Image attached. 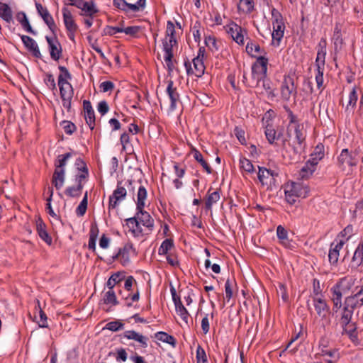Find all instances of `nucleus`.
<instances>
[{
	"instance_id": "nucleus-16",
	"label": "nucleus",
	"mask_w": 363,
	"mask_h": 363,
	"mask_svg": "<svg viewBox=\"0 0 363 363\" xmlns=\"http://www.w3.org/2000/svg\"><path fill=\"white\" fill-rule=\"evenodd\" d=\"M45 39L48 44L50 57L52 60L57 61L62 55L61 45L56 38L54 40L52 38L46 36Z\"/></svg>"
},
{
	"instance_id": "nucleus-63",
	"label": "nucleus",
	"mask_w": 363,
	"mask_h": 363,
	"mask_svg": "<svg viewBox=\"0 0 363 363\" xmlns=\"http://www.w3.org/2000/svg\"><path fill=\"white\" fill-rule=\"evenodd\" d=\"M62 125L64 131L67 135H72L77 129L74 123L71 121H64Z\"/></svg>"
},
{
	"instance_id": "nucleus-54",
	"label": "nucleus",
	"mask_w": 363,
	"mask_h": 363,
	"mask_svg": "<svg viewBox=\"0 0 363 363\" xmlns=\"http://www.w3.org/2000/svg\"><path fill=\"white\" fill-rule=\"evenodd\" d=\"M325 55L326 51L317 50V56L315 59L316 67H318V66L320 65V67L325 68Z\"/></svg>"
},
{
	"instance_id": "nucleus-1",
	"label": "nucleus",
	"mask_w": 363,
	"mask_h": 363,
	"mask_svg": "<svg viewBox=\"0 0 363 363\" xmlns=\"http://www.w3.org/2000/svg\"><path fill=\"white\" fill-rule=\"evenodd\" d=\"M267 65L268 58L263 55L257 57V61L252 66V79L247 82V86L257 87L262 82L267 99L273 101L277 96L276 88L274 87L271 79L267 77Z\"/></svg>"
},
{
	"instance_id": "nucleus-46",
	"label": "nucleus",
	"mask_w": 363,
	"mask_h": 363,
	"mask_svg": "<svg viewBox=\"0 0 363 363\" xmlns=\"http://www.w3.org/2000/svg\"><path fill=\"white\" fill-rule=\"evenodd\" d=\"M325 68L320 67V65L318 67H316V74L315 77V79L317 84V88L321 92L324 89L323 86V73Z\"/></svg>"
},
{
	"instance_id": "nucleus-31",
	"label": "nucleus",
	"mask_w": 363,
	"mask_h": 363,
	"mask_svg": "<svg viewBox=\"0 0 363 363\" xmlns=\"http://www.w3.org/2000/svg\"><path fill=\"white\" fill-rule=\"evenodd\" d=\"M211 190V188L208 191L207 197L205 201V208L207 211L211 210L213 204L219 201L220 198V190H216L212 193H210Z\"/></svg>"
},
{
	"instance_id": "nucleus-17",
	"label": "nucleus",
	"mask_w": 363,
	"mask_h": 363,
	"mask_svg": "<svg viewBox=\"0 0 363 363\" xmlns=\"http://www.w3.org/2000/svg\"><path fill=\"white\" fill-rule=\"evenodd\" d=\"M75 180L77 185L76 186H69L65 191V195L71 198H77L80 196L84 186L82 182L84 180V176L76 175Z\"/></svg>"
},
{
	"instance_id": "nucleus-35",
	"label": "nucleus",
	"mask_w": 363,
	"mask_h": 363,
	"mask_svg": "<svg viewBox=\"0 0 363 363\" xmlns=\"http://www.w3.org/2000/svg\"><path fill=\"white\" fill-rule=\"evenodd\" d=\"M247 53L252 57H257V55L254 54V52L257 54L265 55L266 52L264 49H262L261 47L256 43H254L252 41L248 42L247 43L245 48ZM259 56H258L259 57Z\"/></svg>"
},
{
	"instance_id": "nucleus-52",
	"label": "nucleus",
	"mask_w": 363,
	"mask_h": 363,
	"mask_svg": "<svg viewBox=\"0 0 363 363\" xmlns=\"http://www.w3.org/2000/svg\"><path fill=\"white\" fill-rule=\"evenodd\" d=\"M37 304H38V308L39 310V316L40 320H38V323L40 328H48V323H47V315L42 310L40 304V301L37 300Z\"/></svg>"
},
{
	"instance_id": "nucleus-61",
	"label": "nucleus",
	"mask_w": 363,
	"mask_h": 363,
	"mask_svg": "<svg viewBox=\"0 0 363 363\" xmlns=\"http://www.w3.org/2000/svg\"><path fill=\"white\" fill-rule=\"evenodd\" d=\"M124 200L123 199L119 198L118 196H114L111 194L109 196V201H108V211L111 210L115 209L119 204L121 201Z\"/></svg>"
},
{
	"instance_id": "nucleus-28",
	"label": "nucleus",
	"mask_w": 363,
	"mask_h": 363,
	"mask_svg": "<svg viewBox=\"0 0 363 363\" xmlns=\"http://www.w3.org/2000/svg\"><path fill=\"white\" fill-rule=\"evenodd\" d=\"M123 336L128 340H134L140 343L144 348L147 347L148 338L143 335L138 333L134 330H127L123 333Z\"/></svg>"
},
{
	"instance_id": "nucleus-7",
	"label": "nucleus",
	"mask_w": 363,
	"mask_h": 363,
	"mask_svg": "<svg viewBox=\"0 0 363 363\" xmlns=\"http://www.w3.org/2000/svg\"><path fill=\"white\" fill-rule=\"evenodd\" d=\"M284 193L286 201L292 205L295 203L298 198L306 197L308 193V189L301 183L291 182L285 184Z\"/></svg>"
},
{
	"instance_id": "nucleus-29",
	"label": "nucleus",
	"mask_w": 363,
	"mask_h": 363,
	"mask_svg": "<svg viewBox=\"0 0 363 363\" xmlns=\"http://www.w3.org/2000/svg\"><path fill=\"white\" fill-rule=\"evenodd\" d=\"M99 230L96 223L91 224L89 230V239L88 243L89 250L96 252V242L99 235Z\"/></svg>"
},
{
	"instance_id": "nucleus-9",
	"label": "nucleus",
	"mask_w": 363,
	"mask_h": 363,
	"mask_svg": "<svg viewBox=\"0 0 363 363\" xmlns=\"http://www.w3.org/2000/svg\"><path fill=\"white\" fill-rule=\"evenodd\" d=\"M281 98L284 101H289L291 96L297 95V86L294 79L290 76H284L280 86Z\"/></svg>"
},
{
	"instance_id": "nucleus-22",
	"label": "nucleus",
	"mask_w": 363,
	"mask_h": 363,
	"mask_svg": "<svg viewBox=\"0 0 363 363\" xmlns=\"http://www.w3.org/2000/svg\"><path fill=\"white\" fill-rule=\"evenodd\" d=\"M264 133L269 143L274 145L277 144V141L283 136V130L277 131L273 128L272 125L268 124L265 128Z\"/></svg>"
},
{
	"instance_id": "nucleus-48",
	"label": "nucleus",
	"mask_w": 363,
	"mask_h": 363,
	"mask_svg": "<svg viewBox=\"0 0 363 363\" xmlns=\"http://www.w3.org/2000/svg\"><path fill=\"white\" fill-rule=\"evenodd\" d=\"M75 155V152H67L64 155H60L57 157V163H55V168H63L66 165L67 160L70 158L72 155Z\"/></svg>"
},
{
	"instance_id": "nucleus-43",
	"label": "nucleus",
	"mask_w": 363,
	"mask_h": 363,
	"mask_svg": "<svg viewBox=\"0 0 363 363\" xmlns=\"http://www.w3.org/2000/svg\"><path fill=\"white\" fill-rule=\"evenodd\" d=\"M284 108L286 111V112L287 113L288 119L289 120V124L287 127V136L289 138H291V135L290 133V131H291L290 125L291 124H295V125H296L297 123H298L297 116L294 114L293 111L290 109V108L287 105L284 106Z\"/></svg>"
},
{
	"instance_id": "nucleus-42",
	"label": "nucleus",
	"mask_w": 363,
	"mask_h": 363,
	"mask_svg": "<svg viewBox=\"0 0 363 363\" xmlns=\"http://www.w3.org/2000/svg\"><path fill=\"white\" fill-rule=\"evenodd\" d=\"M103 301L105 304H111L112 306L118 304L116 293L113 289H108L104 294Z\"/></svg>"
},
{
	"instance_id": "nucleus-59",
	"label": "nucleus",
	"mask_w": 363,
	"mask_h": 363,
	"mask_svg": "<svg viewBox=\"0 0 363 363\" xmlns=\"http://www.w3.org/2000/svg\"><path fill=\"white\" fill-rule=\"evenodd\" d=\"M44 82L48 87L52 91H57L55 78L51 73H47Z\"/></svg>"
},
{
	"instance_id": "nucleus-23",
	"label": "nucleus",
	"mask_w": 363,
	"mask_h": 363,
	"mask_svg": "<svg viewBox=\"0 0 363 363\" xmlns=\"http://www.w3.org/2000/svg\"><path fill=\"white\" fill-rule=\"evenodd\" d=\"M64 23L68 32H76L78 26L73 19L70 11L67 8L62 9Z\"/></svg>"
},
{
	"instance_id": "nucleus-56",
	"label": "nucleus",
	"mask_w": 363,
	"mask_h": 363,
	"mask_svg": "<svg viewBox=\"0 0 363 363\" xmlns=\"http://www.w3.org/2000/svg\"><path fill=\"white\" fill-rule=\"evenodd\" d=\"M84 118L86 123L91 130H93L95 126V114L94 111L84 112Z\"/></svg>"
},
{
	"instance_id": "nucleus-40",
	"label": "nucleus",
	"mask_w": 363,
	"mask_h": 363,
	"mask_svg": "<svg viewBox=\"0 0 363 363\" xmlns=\"http://www.w3.org/2000/svg\"><path fill=\"white\" fill-rule=\"evenodd\" d=\"M357 100L358 94L357 91V87L354 86L349 94V100L346 106V111H349L350 109L354 111L357 106Z\"/></svg>"
},
{
	"instance_id": "nucleus-58",
	"label": "nucleus",
	"mask_w": 363,
	"mask_h": 363,
	"mask_svg": "<svg viewBox=\"0 0 363 363\" xmlns=\"http://www.w3.org/2000/svg\"><path fill=\"white\" fill-rule=\"evenodd\" d=\"M58 69L60 72L58 78L57 82H59L60 77L62 78L64 82H69L68 80L72 79V75L69 73V70L64 66L60 65Z\"/></svg>"
},
{
	"instance_id": "nucleus-53",
	"label": "nucleus",
	"mask_w": 363,
	"mask_h": 363,
	"mask_svg": "<svg viewBox=\"0 0 363 363\" xmlns=\"http://www.w3.org/2000/svg\"><path fill=\"white\" fill-rule=\"evenodd\" d=\"M124 324L121 323L120 320H115L108 323L106 325L105 328L113 332H116L120 330L123 329Z\"/></svg>"
},
{
	"instance_id": "nucleus-12",
	"label": "nucleus",
	"mask_w": 363,
	"mask_h": 363,
	"mask_svg": "<svg viewBox=\"0 0 363 363\" xmlns=\"http://www.w3.org/2000/svg\"><path fill=\"white\" fill-rule=\"evenodd\" d=\"M226 31L238 44L244 45V36L247 33L246 29L232 21L227 26Z\"/></svg>"
},
{
	"instance_id": "nucleus-18",
	"label": "nucleus",
	"mask_w": 363,
	"mask_h": 363,
	"mask_svg": "<svg viewBox=\"0 0 363 363\" xmlns=\"http://www.w3.org/2000/svg\"><path fill=\"white\" fill-rule=\"evenodd\" d=\"M345 240H340L336 243L332 242L328 253V259L331 264L336 265L338 262L340 250L342 248Z\"/></svg>"
},
{
	"instance_id": "nucleus-41",
	"label": "nucleus",
	"mask_w": 363,
	"mask_h": 363,
	"mask_svg": "<svg viewBox=\"0 0 363 363\" xmlns=\"http://www.w3.org/2000/svg\"><path fill=\"white\" fill-rule=\"evenodd\" d=\"M174 247L173 240L171 238L165 239L161 244L158 249V253L160 255H166L169 254V251H171Z\"/></svg>"
},
{
	"instance_id": "nucleus-8",
	"label": "nucleus",
	"mask_w": 363,
	"mask_h": 363,
	"mask_svg": "<svg viewBox=\"0 0 363 363\" xmlns=\"http://www.w3.org/2000/svg\"><path fill=\"white\" fill-rule=\"evenodd\" d=\"M357 164L358 160L350 155L347 148L342 149L337 158V166L345 175H351Z\"/></svg>"
},
{
	"instance_id": "nucleus-6",
	"label": "nucleus",
	"mask_w": 363,
	"mask_h": 363,
	"mask_svg": "<svg viewBox=\"0 0 363 363\" xmlns=\"http://www.w3.org/2000/svg\"><path fill=\"white\" fill-rule=\"evenodd\" d=\"M294 135L293 143H289V145L292 151L291 157L294 159H298L305 151L306 145V133L303 124L297 123L294 125Z\"/></svg>"
},
{
	"instance_id": "nucleus-38",
	"label": "nucleus",
	"mask_w": 363,
	"mask_h": 363,
	"mask_svg": "<svg viewBox=\"0 0 363 363\" xmlns=\"http://www.w3.org/2000/svg\"><path fill=\"white\" fill-rule=\"evenodd\" d=\"M84 4L82 9L83 13H81V15L92 17L95 13L99 12V9L96 7L95 3L93 1H86Z\"/></svg>"
},
{
	"instance_id": "nucleus-25",
	"label": "nucleus",
	"mask_w": 363,
	"mask_h": 363,
	"mask_svg": "<svg viewBox=\"0 0 363 363\" xmlns=\"http://www.w3.org/2000/svg\"><path fill=\"white\" fill-rule=\"evenodd\" d=\"M58 86L61 98L72 99L74 91L69 82H64L62 78L60 77Z\"/></svg>"
},
{
	"instance_id": "nucleus-51",
	"label": "nucleus",
	"mask_w": 363,
	"mask_h": 363,
	"mask_svg": "<svg viewBox=\"0 0 363 363\" xmlns=\"http://www.w3.org/2000/svg\"><path fill=\"white\" fill-rule=\"evenodd\" d=\"M74 164H75V167H77V169L79 171H82V172L79 175H84V179H86L89 175V171H88V168H87L86 164L84 162V161L82 158L79 157L76 160Z\"/></svg>"
},
{
	"instance_id": "nucleus-37",
	"label": "nucleus",
	"mask_w": 363,
	"mask_h": 363,
	"mask_svg": "<svg viewBox=\"0 0 363 363\" xmlns=\"http://www.w3.org/2000/svg\"><path fill=\"white\" fill-rule=\"evenodd\" d=\"M194 158L202 166L203 169L208 173L211 174L213 172L212 168L208 163L203 160L202 154L197 150L194 149L192 151Z\"/></svg>"
},
{
	"instance_id": "nucleus-26",
	"label": "nucleus",
	"mask_w": 363,
	"mask_h": 363,
	"mask_svg": "<svg viewBox=\"0 0 363 363\" xmlns=\"http://www.w3.org/2000/svg\"><path fill=\"white\" fill-rule=\"evenodd\" d=\"M259 172L257 174L258 179L262 185H267L269 184V179L270 177L274 179V177H277L278 174L268 169L265 167H258ZM270 184V182H269Z\"/></svg>"
},
{
	"instance_id": "nucleus-55",
	"label": "nucleus",
	"mask_w": 363,
	"mask_h": 363,
	"mask_svg": "<svg viewBox=\"0 0 363 363\" xmlns=\"http://www.w3.org/2000/svg\"><path fill=\"white\" fill-rule=\"evenodd\" d=\"M240 4H242V11L246 13H251L255 9L254 0H240Z\"/></svg>"
},
{
	"instance_id": "nucleus-36",
	"label": "nucleus",
	"mask_w": 363,
	"mask_h": 363,
	"mask_svg": "<svg viewBox=\"0 0 363 363\" xmlns=\"http://www.w3.org/2000/svg\"><path fill=\"white\" fill-rule=\"evenodd\" d=\"M155 338L158 340H160L163 342H166L172 345V347H175L177 345V340L174 336L167 334L165 332L160 331L155 334Z\"/></svg>"
},
{
	"instance_id": "nucleus-2",
	"label": "nucleus",
	"mask_w": 363,
	"mask_h": 363,
	"mask_svg": "<svg viewBox=\"0 0 363 363\" xmlns=\"http://www.w3.org/2000/svg\"><path fill=\"white\" fill-rule=\"evenodd\" d=\"M355 294L347 296L344 299V308L340 313V324L345 328L352 319L356 308L363 306V283L357 286Z\"/></svg>"
},
{
	"instance_id": "nucleus-27",
	"label": "nucleus",
	"mask_w": 363,
	"mask_h": 363,
	"mask_svg": "<svg viewBox=\"0 0 363 363\" xmlns=\"http://www.w3.org/2000/svg\"><path fill=\"white\" fill-rule=\"evenodd\" d=\"M277 235L279 240V242L283 245L284 247L288 248H292L293 245L291 242L289 240L288 238V231L282 225H279L277 228Z\"/></svg>"
},
{
	"instance_id": "nucleus-62",
	"label": "nucleus",
	"mask_w": 363,
	"mask_h": 363,
	"mask_svg": "<svg viewBox=\"0 0 363 363\" xmlns=\"http://www.w3.org/2000/svg\"><path fill=\"white\" fill-rule=\"evenodd\" d=\"M121 184L122 182H118L117 187L113 191L112 194L114 196H118L119 198L125 199L127 194V191L124 186H121Z\"/></svg>"
},
{
	"instance_id": "nucleus-3",
	"label": "nucleus",
	"mask_w": 363,
	"mask_h": 363,
	"mask_svg": "<svg viewBox=\"0 0 363 363\" xmlns=\"http://www.w3.org/2000/svg\"><path fill=\"white\" fill-rule=\"evenodd\" d=\"M353 281L350 277H342L340 279L337 283L331 287L330 291L331 294L330 299L333 302V311L337 313L344 308V302H342V296L347 294L352 289Z\"/></svg>"
},
{
	"instance_id": "nucleus-47",
	"label": "nucleus",
	"mask_w": 363,
	"mask_h": 363,
	"mask_svg": "<svg viewBox=\"0 0 363 363\" xmlns=\"http://www.w3.org/2000/svg\"><path fill=\"white\" fill-rule=\"evenodd\" d=\"M88 205V192L86 191L82 201L80 202L79 205L76 208V214L77 216H83L87 209Z\"/></svg>"
},
{
	"instance_id": "nucleus-19",
	"label": "nucleus",
	"mask_w": 363,
	"mask_h": 363,
	"mask_svg": "<svg viewBox=\"0 0 363 363\" xmlns=\"http://www.w3.org/2000/svg\"><path fill=\"white\" fill-rule=\"evenodd\" d=\"M313 306L318 316L325 318L330 311V307L325 299L318 297L313 298Z\"/></svg>"
},
{
	"instance_id": "nucleus-14",
	"label": "nucleus",
	"mask_w": 363,
	"mask_h": 363,
	"mask_svg": "<svg viewBox=\"0 0 363 363\" xmlns=\"http://www.w3.org/2000/svg\"><path fill=\"white\" fill-rule=\"evenodd\" d=\"M167 84L166 93L170 99L169 108L172 111H174L177 107V103L180 101V95L172 80H168Z\"/></svg>"
},
{
	"instance_id": "nucleus-34",
	"label": "nucleus",
	"mask_w": 363,
	"mask_h": 363,
	"mask_svg": "<svg viewBox=\"0 0 363 363\" xmlns=\"http://www.w3.org/2000/svg\"><path fill=\"white\" fill-rule=\"evenodd\" d=\"M16 18L18 21L21 24L22 27L27 32L35 35L36 32L33 29L32 26H30L29 21L24 12H19L18 13L16 16Z\"/></svg>"
},
{
	"instance_id": "nucleus-32",
	"label": "nucleus",
	"mask_w": 363,
	"mask_h": 363,
	"mask_svg": "<svg viewBox=\"0 0 363 363\" xmlns=\"http://www.w3.org/2000/svg\"><path fill=\"white\" fill-rule=\"evenodd\" d=\"M320 160L317 157H311V158L307 161L306 164L301 169L302 177H304L307 176L308 173H309V174H312L315 169V166Z\"/></svg>"
},
{
	"instance_id": "nucleus-11",
	"label": "nucleus",
	"mask_w": 363,
	"mask_h": 363,
	"mask_svg": "<svg viewBox=\"0 0 363 363\" xmlns=\"http://www.w3.org/2000/svg\"><path fill=\"white\" fill-rule=\"evenodd\" d=\"M135 252V249L131 242H128L123 247L119 248L118 252L112 257V262L118 260L123 266L128 265L130 262V252Z\"/></svg>"
},
{
	"instance_id": "nucleus-20",
	"label": "nucleus",
	"mask_w": 363,
	"mask_h": 363,
	"mask_svg": "<svg viewBox=\"0 0 363 363\" xmlns=\"http://www.w3.org/2000/svg\"><path fill=\"white\" fill-rule=\"evenodd\" d=\"M21 38L25 47L37 58L41 57V53L36 42L30 36L22 35Z\"/></svg>"
},
{
	"instance_id": "nucleus-30",
	"label": "nucleus",
	"mask_w": 363,
	"mask_h": 363,
	"mask_svg": "<svg viewBox=\"0 0 363 363\" xmlns=\"http://www.w3.org/2000/svg\"><path fill=\"white\" fill-rule=\"evenodd\" d=\"M352 267H359L363 264V243L360 242L356 248L351 260Z\"/></svg>"
},
{
	"instance_id": "nucleus-21",
	"label": "nucleus",
	"mask_w": 363,
	"mask_h": 363,
	"mask_svg": "<svg viewBox=\"0 0 363 363\" xmlns=\"http://www.w3.org/2000/svg\"><path fill=\"white\" fill-rule=\"evenodd\" d=\"M36 230L39 237L48 245H52V239L46 230V225L40 218L36 220Z\"/></svg>"
},
{
	"instance_id": "nucleus-10",
	"label": "nucleus",
	"mask_w": 363,
	"mask_h": 363,
	"mask_svg": "<svg viewBox=\"0 0 363 363\" xmlns=\"http://www.w3.org/2000/svg\"><path fill=\"white\" fill-rule=\"evenodd\" d=\"M162 49L164 52V60L167 65L168 72L170 73L174 70V68L173 62V48L177 45V40H168V38H164L162 39Z\"/></svg>"
},
{
	"instance_id": "nucleus-64",
	"label": "nucleus",
	"mask_w": 363,
	"mask_h": 363,
	"mask_svg": "<svg viewBox=\"0 0 363 363\" xmlns=\"http://www.w3.org/2000/svg\"><path fill=\"white\" fill-rule=\"evenodd\" d=\"M311 156L322 160L324 157V145L321 143L317 145Z\"/></svg>"
},
{
	"instance_id": "nucleus-44",
	"label": "nucleus",
	"mask_w": 363,
	"mask_h": 363,
	"mask_svg": "<svg viewBox=\"0 0 363 363\" xmlns=\"http://www.w3.org/2000/svg\"><path fill=\"white\" fill-rule=\"evenodd\" d=\"M146 4V0H138L135 4H130L127 2L125 6V12L131 11L133 12H138L144 9Z\"/></svg>"
},
{
	"instance_id": "nucleus-33",
	"label": "nucleus",
	"mask_w": 363,
	"mask_h": 363,
	"mask_svg": "<svg viewBox=\"0 0 363 363\" xmlns=\"http://www.w3.org/2000/svg\"><path fill=\"white\" fill-rule=\"evenodd\" d=\"M125 272H118L113 274L106 282L108 289H113L116 284L121 283L125 279Z\"/></svg>"
},
{
	"instance_id": "nucleus-39",
	"label": "nucleus",
	"mask_w": 363,
	"mask_h": 363,
	"mask_svg": "<svg viewBox=\"0 0 363 363\" xmlns=\"http://www.w3.org/2000/svg\"><path fill=\"white\" fill-rule=\"evenodd\" d=\"M205 44L213 54L218 52L220 50L219 44H220V43H218L214 36L209 35L206 37Z\"/></svg>"
},
{
	"instance_id": "nucleus-45",
	"label": "nucleus",
	"mask_w": 363,
	"mask_h": 363,
	"mask_svg": "<svg viewBox=\"0 0 363 363\" xmlns=\"http://www.w3.org/2000/svg\"><path fill=\"white\" fill-rule=\"evenodd\" d=\"M332 41L334 45V52L335 54L340 52L342 50V48L345 44L344 39L342 38V35L341 34V35H333Z\"/></svg>"
},
{
	"instance_id": "nucleus-4",
	"label": "nucleus",
	"mask_w": 363,
	"mask_h": 363,
	"mask_svg": "<svg viewBox=\"0 0 363 363\" xmlns=\"http://www.w3.org/2000/svg\"><path fill=\"white\" fill-rule=\"evenodd\" d=\"M147 199V190L143 186H139L137 194L136 202V216L143 226L146 227L149 231H152L154 228V219L150 214L144 210L145 201Z\"/></svg>"
},
{
	"instance_id": "nucleus-13",
	"label": "nucleus",
	"mask_w": 363,
	"mask_h": 363,
	"mask_svg": "<svg viewBox=\"0 0 363 363\" xmlns=\"http://www.w3.org/2000/svg\"><path fill=\"white\" fill-rule=\"evenodd\" d=\"M194 69L191 67V63L187 60L184 62V66L188 75H194L196 77H201L205 72V66L203 60L199 58L193 59Z\"/></svg>"
},
{
	"instance_id": "nucleus-15",
	"label": "nucleus",
	"mask_w": 363,
	"mask_h": 363,
	"mask_svg": "<svg viewBox=\"0 0 363 363\" xmlns=\"http://www.w3.org/2000/svg\"><path fill=\"white\" fill-rule=\"evenodd\" d=\"M35 6L39 15L42 17L49 29L55 34L57 30V26L48 10L46 8H44L40 3H35Z\"/></svg>"
},
{
	"instance_id": "nucleus-49",
	"label": "nucleus",
	"mask_w": 363,
	"mask_h": 363,
	"mask_svg": "<svg viewBox=\"0 0 363 363\" xmlns=\"http://www.w3.org/2000/svg\"><path fill=\"white\" fill-rule=\"evenodd\" d=\"M240 169L246 172L252 173L255 172V167L251 161L245 157L240 159Z\"/></svg>"
},
{
	"instance_id": "nucleus-50",
	"label": "nucleus",
	"mask_w": 363,
	"mask_h": 363,
	"mask_svg": "<svg viewBox=\"0 0 363 363\" xmlns=\"http://www.w3.org/2000/svg\"><path fill=\"white\" fill-rule=\"evenodd\" d=\"M164 38H168V40H177L175 25L171 21H168L167 23Z\"/></svg>"
},
{
	"instance_id": "nucleus-24",
	"label": "nucleus",
	"mask_w": 363,
	"mask_h": 363,
	"mask_svg": "<svg viewBox=\"0 0 363 363\" xmlns=\"http://www.w3.org/2000/svg\"><path fill=\"white\" fill-rule=\"evenodd\" d=\"M65 179V169L55 168L52 177V184L56 188V189L59 190L63 186Z\"/></svg>"
},
{
	"instance_id": "nucleus-5",
	"label": "nucleus",
	"mask_w": 363,
	"mask_h": 363,
	"mask_svg": "<svg viewBox=\"0 0 363 363\" xmlns=\"http://www.w3.org/2000/svg\"><path fill=\"white\" fill-rule=\"evenodd\" d=\"M271 13L273 27L272 45L279 46L286 29L285 21L282 14L277 9L272 8Z\"/></svg>"
},
{
	"instance_id": "nucleus-57",
	"label": "nucleus",
	"mask_w": 363,
	"mask_h": 363,
	"mask_svg": "<svg viewBox=\"0 0 363 363\" xmlns=\"http://www.w3.org/2000/svg\"><path fill=\"white\" fill-rule=\"evenodd\" d=\"M236 285L235 280L227 279L225 284V298L229 301L233 296V285Z\"/></svg>"
},
{
	"instance_id": "nucleus-60",
	"label": "nucleus",
	"mask_w": 363,
	"mask_h": 363,
	"mask_svg": "<svg viewBox=\"0 0 363 363\" xmlns=\"http://www.w3.org/2000/svg\"><path fill=\"white\" fill-rule=\"evenodd\" d=\"M196 360L197 363H207L206 352L199 345L196 349Z\"/></svg>"
}]
</instances>
